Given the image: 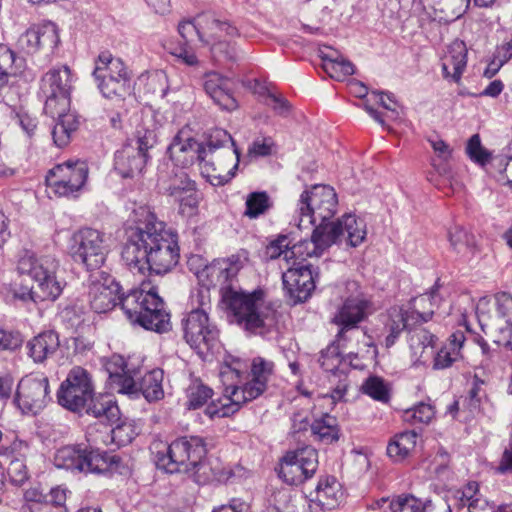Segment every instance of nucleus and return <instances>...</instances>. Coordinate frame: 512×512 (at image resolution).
I'll list each match as a JSON object with an SVG mask.
<instances>
[{
  "label": "nucleus",
  "mask_w": 512,
  "mask_h": 512,
  "mask_svg": "<svg viewBox=\"0 0 512 512\" xmlns=\"http://www.w3.org/2000/svg\"><path fill=\"white\" fill-rule=\"evenodd\" d=\"M126 229L122 259L131 270L165 274L179 260L177 235L159 220L149 206L133 209Z\"/></svg>",
  "instance_id": "obj_1"
},
{
  "label": "nucleus",
  "mask_w": 512,
  "mask_h": 512,
  "mask_svg": "<svg viewBox=\"0 0 512 512\" xmlns=\"http://www.w3.org/2000/svg\"><path fill=\"white\" fill-rule=\"evenodd\" d=\"M248 261L247 251L214 260L210 266L197 271V277L208 285H219L222 301L245 330L257 332L272 324L274 311L264 301V292L246 293L234 284L239 271Z\"/></svg>",
  "instance_id": "obj_2"
},
{
  "label": "nucleus",
  "mask_w": 512,
  "mask_h": 512,
  "mask_svg": "<svg viewBox=\"0 0 512 512\" xmlns=\"http://www.w3.org/2000/svg\"><path fill=\"white\" fill-rule=\"evenodd\" d=\"M59 268L58 260L51 255L37 256L25 251L17 261V272L27 275L34 285L22 292H15V296L23 301L33 302L55 301L62 293L64 284L57 279Z\"/></svg>",
  "instance_id": "obj_3"
},
{
  "label": "nucleus",
  "mask_w": 512,
  "mask_h": 512,
  "mask_svg": "<svg viewBox=\"0 0 512 512\" xmlns=\"http://www.w3.org/2000/svg\"><path fill=\"white\" fill-rule=\"evenodd\" d=\"M239 157L240 152L232 136L226 130L214 129L207 141L201 175L213 186L224 185L235 176Z\"/></svg>",
  "instance_id": "obj_4"
},
{
  "label": "nucleus",
  "mask_w": 512,
  "mask_h": 512,
  "mask_svg": "<svg viewBox=\"0 0 512 512\" xmlns=\"http://www.w3.org/2000/svg\"><path fill=\"white\" fill-rule=\"evenodd\" d=\"M120 307L130 322L147 330L163 333L170 328V315L155 288L147 290L142 284L122 296Z\"/></svg>",
  "instance_id": "obj_5"
},
{
  "label": "nucleus",
  "mask_w": 512,
  "mask_h": 512,
  "mask_svg": "<svg viewBox=\"0 0 512 512\" xmlns=\"http://www.w3.org/2000/svg\"><path fill=\"white\" fill-rule=\"evenodd\" d=\"M347 288L351 293L342 299L331 319L339 328L336 341L344 346L342 342L346 340L348 333H351L357 339L362 338L364 347L369 346L371 337L358 327L374 312L373 304L368 296L358 290L357 283H348Z\"/></svg>",
  "instance_id": "obj_6"
},
{
  "label": "nucleus",
  "mask_w": 512,
  "mask_h": 512,
  "mask_svg": "<svg viewBox=\"0 0 512 512\" xmlns=\"http://www.w3.org/2000/svg\"><path fill=\"white\" fill-rule=\"evenodd\" d=\"M337 194L331 186L314 185L300 195L296 213L299 217L298 227L329 226L337 212Z\"/></svg>",
  "instance_id": "obj_7"
},
{
  "label": "nucleus",
  "mask_w": 512,
  "mask_h": 512,
  "mask_svg": "<svg viewBox=\"0 0 512 512\" xmlns=\"http://www.w3.org/2000/svg\"><path fill=\"white\" fill-rule=\"evenodd\" d=\"M115 457L104 451L91 449L83 444L65 445L58 448L53 457L57 469L66 470L73 475L102 474L109 470Z\"/></svg>",
  "instance_id": "obj_8"
},
{
  "label": "nucleus",
  "mask_w": 512,
  "mask_h": 512,
  "mask_svg": "<svg viewBox=\"0 0 512 512\" xmlns=\"http://www.w3.org/2000/svg\"><path fill=\"white\" fill-rule=\"evenodd\" d=\"M204 440L198 436L181 437L157 451L156 465L168 473L189 472L197 467L206 455Z\"/></svg>",
  "instance_id": "obj_9"
},
{
  "label": "nucleus",
  "mask_w": 512,
  "mask_h": 512,
  "mask_svg": "<svg viewBox=\"0 0 512 512\" xmlns=\"http://www.w3.org/2000/svg\"><path fill=\"white\" fill-rule=\"evenodd\" d=\"M69 253L74 262L81 264L88 271H95L105 263L109 245L101 231L82 228L72 235Z\"/></svg>",
  "instance_id": "obj_10"
},
{
  "label": "nucleus",
  "mask_w": 512,
  "mask_h": 512,
  "mask_svg": "<svg viewBox=\"0 0 512 512\" xmlns=\"http://www.w3.org/2000/svg\"><path fill=\"white\" fill-rule=\"evenodd\" d=\"M431 298L422 294L412 301V307L395 306L388 311V321L385 329L388 335L385 338L387 348L394 345L399 335L407 328L418 323L429 321L434 309L430 306Z\"/></svg>",
  "instance_id": "obj_11"
},
{
  "label": "nucleus",
  "mask_w": 512,
  "mask_h": 512,
  "mask_svg": "<svg viewBox=\"0 0 512 512\" xmlns=\"http://www.w3.org/2000/svg\"><path fill=\"white\" fill-rule=\"evenodd\" d=\"M241 363L233 360L232 363H225L221 366L219 376L224 385L223 397L212 401L205 409V414L211 418L229 417L236 413L240 407L250 400L241 391L239 385L233 382L240 377Z\"/></svg>",
  "instance_id": "obj_12"
},
{
  "label": "nucleus",
  "mask_w": 512,
  "mask_h": 512,
  "mask_svg": "<svg viewBox=\"0 0 512 512\" xmlns=\"http://www.w3.org/2000/svg\"><path fill=\"white\" fill-rule=\"evenodd\" d=\"M93 76L101 93L106 98L125 95L129 88V73L120 58L109 51L101 52L95 61Z\"/></svg>",
  "instance_id": "obj_13"
},
{
  "label": "nucleus",
  "mask_w": 512,
  "mask_h": 512,
  "mask_svg": "<svg viewBox=\"0 0 512 512\" xmlns=\"http://www.w3.org/2000/svg\"><path fill=\"white\" fill-rule=\"evenodd\" d=\"M88 178V166L84 161H67L48 171L46 185L59 197H76Z\"/></svg>",
  "instance_id": "obj_14"
},
{
  "label": "nucleus",
  "mask_w": 512,
  "mask_h": 512,
  "mask_svg": "<svg viewBox=\"0 0 512 512\" xmlns=\"http://www.w3.org/2000/svg\"><path fill=\"white\" fill-rule=\"evenodd\" d=\"M93 392L94 386L89 373L76 366L70 370L58 389V403L67 410L80 412L87 405Z\"/></svg>",
  "instance_id": "obj_15"
},
{
  "label": "nucleus",
  "mask_w": 512,
  "mask_h": 512,
  "mask_svg": "<svg viewBox=\"0 0 512 512\" xmlns=\"http://www.w3.org/2000/svg\"><path fill=\"white\" fill-rule=\"evenodd\" d=\"M72 83L73 75L67 65L54 67L45 73L41 79V91L46 97L44 110H68Z\"/></svg>",
  "instance_id": "obj_16"
},
{
  "label": "nucleus",
  "mask_w": 512,
  "mask_h": 512,
  "mask_svg": "<svg viewBox=\"0 0 512 512\" xmlns=\"http://www.w3.org/2000/svg\"><path fill=\"white\" fill-rule=\"evenodd\" d=\"M318 467L317 451L305 446L288 451L282 458L279 476L290 485H299L311 478Z\"/></svg>",
  "instance_id": "obj_17"
},
{
  "label": "nucleus",
  "mask_w": 512,
  "mask_h": 512,
  "mask_svg": "<svg viewBox=\"0 0 512 512\" xmlns=\"http://www.w3.org/2000/svg\"><path fill=\"white\" fill-rule=\"evenodd\" d=\"M49 380L43 374L23 377L17 386L14 402L23 413L38 414L50 401Z\"/></svg>",
  "instance_id": "obj_18"
},
{
  "label": "nucleus",
  "mask_w": 512,
  "mask_h": 512,
  "mask_svg": "<svg viewBox=\"0 0 512 512\" xmlns=\"http://www.w3.org/2000/svg\"><path fill=\"white\" fill-rule=\"evenodd\" d=\"M184 338L199 353L213 348L218 340V329L209 320L207 310L193 309L182 321Z\"/></svg>",
  "instance_id": "obj_19"
},
{
  "label": "nucleus",
  "mask_w": 512,
  "mask_h": 512,
  "mask_svg": "<svg viewBox=\"0 0 512 512\" xmlns=\"http://www.w3.org/2000/svg\"><path fill=\"white\" fill-rule=\"evenodd\" d=\"M326 234L331 238V245L357 247L367 236V226L364 219L355 214H345L325 226Z\"/></svg>",
  "instance_id": "obj_20"
},
{
  "label": "nucleus",
  "mask_w": 512,
  "mask_h": 512,
  "mask_svg": "<svg viewBox=\"0 0 512 512\" xmlns=\"http://www.w3.org/2000/svg\"><path fill=\"white\" fill-rule=\"evenodd\" d=\"M119 293L120 285L111 275L101 272L98 276H91L88 301L91 309L96 313H106L117 304L120 305L122 297Z\"/></svg>",
  "instance_id": "obj_21"
},
{
  "label": "nucleus",
  "mask_w": 512,
  "mask_h": 512,
  "mask_svg": "<svg viewBox=\"0 0 512 512\" xmlns=\"http://www.w3.org/2000/svg\"><path fill=\"white\" fill-rule=\"evenodd\" d=\"M226 30L227 34L233 36L237 33V28L225 21H221L212 13H205L196 18V23L192 21H183L178 25V32L185 44L193 41L195 37L202 42L209 43L205 37H221L216 31Z\"/></svg>",
  "instance_id": "obj_22"
},
{
  "label": "nucleus",
  "mask_w": 512,
  "mask_h": 512,
  "mask_svg": "<svg viewBox=\"0 0 512 512\" xmlns=\"http://www.w3.org/2000/svg\"><path fill=\"white\" fill-rule=\"evenodd\" d=\"M206 147L203 143L191 137L186 131L181 130L168 146V154L175 165L182 168L199 163L201 167L206 160Z\"/></svg>",
  "instance_id": "obj_23"
},
{
  "label": "nucleus",
  "mask_w": 512,
  "mask_h": 512,
  "mask_svg": "<svg viewBox=\"0 0 512 512\" xmlns=\"http://www.w3.org/2000/svg\"><path fill=\"white\" fill-rule=\"evenodd\" d=\"M284 289L294 303L307 300L315 288V279L310 265H293L282 274Z\"/></svg>",
  "instance_id": "obj_24"
},
{
  "label": "nucleus",
  "mask_w": 512,
  "mask_h": 512,
  "mask_svg": "<svg viewBox=\"0 0 512 512\" xmlns=\"http://www.w3.org/2000/svg\"><path fill=\"white\" fill-rule=\"evenodd\" d=\"M59 42L56 25L46 22L33 25L27 29L17 40L18 48L26 54H34L40 49H53Z\"/></svg>",
  "instance_id": "obj_25"
},
{
  "label": "nucleus",
  "mask_w": 512,
  "mask_h": 512,
  "mask_svg": "<svg viewBox=\"0 0 512 512\" xmlns=\"http://www.w3.org/2000/svg\"><path fill=\"white\" fill-rule=\"evenodd\" d=\"M331 246L325 226H316L310 239L299 241L291 246L292 251H286L285 262L289 264L293 260V265L299 266L307 258L320 257Z\"/></svg>",
  "instance_id": "obj_26"
},
{
  "label": "nucleus",
  "mask_w": 512,
  "mask_h": 512,
  "mask_svg": "<svg viewBox=\"0 0 512 512\" xmlns=\"http://www.w3.org/2000/svg\"><path fill=\"white\" fill-rule=\"evenodd\" d=\"M103 365L112 385H114V389L118 393L125 395L137 393L138 386L135 377L138 375L139 371L130 368L121 355H112L104 361Z\"/></svg>",
  "instance_id": "obj_27"
},
{
  "label": "nucleus",
  "mask_w": 512,
  "mask_h": 512,
  "mask_svg": "<svg viewBox=\"0 0 512 512\" xmlns=\"http://www.w3.org/2000/svg\"><path fill=\"white\" fill-rule=\"evenodd\" d=\"M343 501V491L335 477L321 479L311 494L309 508L312 512H325L333 510Z\"/></svg>",
  "instance_id": "obj_28"
},
{
  "label": "nucleus",
  "mask_w": 512,
  "mask_h": 512,
  "mask_svg": "<svg viewBox=\"0 0 512 512\" xmlns=\"http://www.w3.org/2000/svg\"><path fill=\"white\" fill-rule=\"evenodd\" d=\"M203 87L207 95L221 109L234 111L238 102L232 93V81L217 72H209L204 77Z\"/></svg>",
  "instance_id": "obj_29"
},
{
  "label": "nucleus",
  "mask_w": 512,
  "mask_h": 512,
  "mask_svg": "<svg viewBox=\"0 0 512 512\" xmlns=\"http://www.w3.org/2000/svg\"><path fill=\"white\" fill-rule=\"evenodd\" d=\"M497 320V337L495 342L512 351V295L506 292L494 296Z\"/></svg>",
  "instance_id": "obj_30"
},
{
  "label": "nucleus",
  "mask_w": 512,
  "mask_h": 512,
  "mask_svg": "<svg viewBox=\"0 0 512 512\" xmlns=\"http://www.w3.org/2000/svg\"><path fill=\"white\" fill-rule=\"evenodd\" d=\"M148 159V153L137 149L133 142H128L115 154V170L123 178H132L142 173Z\"/></svg>",
  "instance_id": "obj_31"
},
{
  "label": "nucleus",
  "mask_w": 512,
  "mask_h": 512,
  "mask_svg": "<svg viewBox=\"0 0 512 512\" xmlns=\"http://www.w3.org/2000/svg\"><path fill=\"white\" fill-rule=\"evenodd\" d=\"M274 372V363L263 357H255L251 363L252 379L239 385L241 391L252 401L259 397L267 388V382Z\"/></svg>",
  "instance_id": "obj_32"
},
{
  "label": "nucleus",
  "mask_w": 512,
  "mask_h": 512,
  "mask_svg": "<svg viewBox=\"0 0 512 512\" xmlns=\"http://www.w3.org/2000/svg\"><path fill=\"white\" fill-rule=\"evenodd\" d=\"M448 241L452 251L463 262H473L480 252L475 236L462 226L455 225L448 230Z\"/></svg>",
  "instance_id": "obj_33"
},
{
  "label": "nucleus",
  "mask_w": 512,
  "mask_h": 512,
  "mask_svg": "<svg viewBox=\"0 0 512 512\" xmlns=\"http://www.w3.org/2000/svg\"><path fill=\"white\" fill-rule=\"evenodd\" d=\"M467 64V48L463 41L451 42L442 58L443 76L458 82Z\"/></svg>",
  "instance_id": "obj_34"
},
{
  "label": "nucleus",
  "mask_w": 512,
  "mask_h": 512,
  "mask_svg": "<svg viewBox=\"0 0 512 512\" xmlns=\"http://www.w3.org/2000/svg\"><path fill=\"white\" fill-rule=\"evenodd\" d=\"M59 346V336L52 330L39 333L26 344L28 355L35 363L45 362L57 352Z\"/></svg>",
  "instance_id": "obj_35"
},
{
  "label": "nucleus",
  "mask_w": 512,
  "mask_h": 512,
  "mask_svg": "<svg viewBox=\"0 0 512 512\" xmlns=\"http://www.w3.org/2000/svg\"><path fill=\"white\" fill-rule=\"evenodd\" d=\"M54 111L45 112L52 118H57V122L52 130V136L54 143L58 147H63L70 142L71 135L78 129L80 120L79 116L75 112L70 111V109L60 111L59 108H55Z\"/></svg>",
  "instance_id": "obj_36"
},
{
  "label": "nucleus",
  "mask_w": 512,
  "mask_h": 512,
  "mask_svg": "<svg viewBox=\"0 0 512 512\" xmlns=\"http://www.w3.org/2000/svg\"><path fill=\"white\" fill-rule=\"evenodd\" d=\"M466 337L462 331L454 332L437 352L434 351L433 369L442 370L451 367L462 358L461 350Z\"/></svg>",
  "instance_id": "obj_37"
},
{
  "label": "nucleus",
  "mask_w": 512,
  "mask_h": 512,
  "mask_svg": "<svg viewBox=\"0 0 512 512\" xmlns=\"http://www.w3.org/2000/svg\"><path fill=\"white\" fill-rule=\"evenodd\" d=\"M88 415H91L101 422L114 423L119 419V408L110 395H94L88 400L83 409Z\"/></svg>",
  "instance_id": "obj_38"
},
{
  "label": "nucleus",
  "mask_w": 512,
  "mask_h": 512,
  "mask_svg": "<svg viewBox=\"0 0 512 512\" xmlns=\"http://www.w3.org/2000/svg\"><path fill=\"white\" fill-rule=\"evenodd\" d=\"M376 105L381 106L390 113L386 114V117L393 120L399 117L397 102L388 94L374 91L364 101L363 108L381 126H385L384 114L377 110Z\"/></svg>",
  "instance_id": "obj_39"
},
{
  "label": "nucleus",
  "mask_w": 512,
  "mask_h": 512,
  "mask_svg": "<svg viewBox=\"0 0 512 512\" xmlns=\"http://www.w3.org/2000/svg\"><path fill=\"white\" fill-rule=\"evenodd\" d=\"M436 337L426 329H416L409 336L414 363L425 364L434 355Z\"/></svg>",
  "instance_id": "obj_40"
},
{
  "label": "nucleus",
  "mask_w": 512,
  "mask_h": 512,
  "mask_svg": "<svg viewBox=\"0 0 512 512\" xmlns=\"http://www.w3.org/2000/svg\"><path fill=\"white\" fill-rule=\"evenodd\" d=\"M455 497L460 506L467 507L468 512H495V506L479 493L476 482H469L457 491Z\"/></svg>",
  "instance_id": "obj_41"
},
{
  "label": "nucleus",
  "mask_w": 512,
  "mask_h": 512,
  "mask_svg": "<svg viewBox=\"0 0 512 512\" xmlns=\"http://www.w3.org/2000/svg\"><path fill=\"white\" fill-rule=\"evenodd\" d=\"M162 381L163 371L160 369L151 370L147 372L139 382L136 381L138 386L137 393L128 396L131 398H137L142 394L148 402L158 401L164 395Z\"/></svg>",
  "instance_id": "obj_42"
},
{
  "label": "nucleus",
  "mask_w": 512,
  "mask_h": 512,
  "mask_svg": "<svg viewBox=\"0 0 512 512\" xmlns=\"http://www.w3.org/2000/svg\"><path fill=\"white\" fill-rule=\"evenodd\" d=\"M417 438V433L412 430L396 434L387 445L388 456L396 462L404 460L415 449Z\"/></svg>",
  "instance_id": "obj_43"
},
{
  "label": "nucleus",
  "mask_w": 512,
  "mask_h": 512,
  "mask_svg": "<svg viewBox=\"0 0 512 512\" xmlns=\"http://www.w3.org/2000/svg\"><path fill=\"white\" fill-rule=\"evenodd\" d=\"M161 189L165 194L174 198L196 190L195 181L191 180L183 170H177L168 180H162Z\"/></svg>",
  "instance_id": "obj_44"
},
{
  "label": "nucleus",
  "mask_w": 512,
  "mask_h": 512,
  "mask_svg": "<svg viewBox=\"0 0 512 512\" xmlns=\"http://www.w3.org/2000/svg\"><path fill=\"white\" fill-rule=\"evenodd\" d=\"M128 142H133V145H135L137 149L149 154V150L157 143L154 121L152 119L142 121V123L137 126L133 138Z\"/></svg>",
  "instance_id": "obj_45"
},
{
  "label": "nucleus",
  "mask_w": 512,
  "mask_h": 512,
  "mask_svg": "<svg viewBox=\"0 0 512 512\" xmlns=\"http://www.w3.org/2000/svg\"><path fill=\"white\" fill-rule=\"evenodd\" d=\"M22 67L15 53L5 44L0 43V89L6 86L12 76H16Z\"/></svg>",
  "instance_id": "obj_46"
},
{
  "label": "nucleus",
  "mask_w": 512,
  "mask_h": 512,
  "mask_svg": "<svg viewBox=\"0 0 512 512\" xmlns=\"http://www.w3.org/2000/svg\"><path fill=\"white\" fill-rule=\"evenodd\" d=\"M311 432L319 440L325 443H332L339 438V430L336 424V419L328 414H325L320 419H316L311 424Z\"/></svg>",
  "instance_id": "obj_47"
},
{
  "label": "nucleus",
  "mask_w": 512,
  "mask_h": 512,
  "mask_svg": "<svg viewBox=\"0 0 512 512\" xmlns=\"http://www.w3.org/2000/svg\"><path fill=\"white\" fill-rule=\"evenodd\" d=\"M361 392L375 401L388 403L390 400V388L388 383L379 376H369L362 383Z\"/></svg>",
  "instance_id": "obj_48"
},
{
  "label": "nucleus",
  "mask_w": 512,
  "mask_h": 512,
  "mask_svg": "<svg viewBox=\"0 0 512 512\" xmlns=\"http://www.w3.org/2000/svg\"><path fill=\"white\" fill-rule=\"evenodd\" d=\"M435 414V408L430 402H419L403 412V420L412 425L429 424Z\"/></svg>",
  "instance_id": "obj_49"
},
{
  "label": "nucleus",
  "mask_w": 512,
  "mask_h": 512,
  "mask_svg": "<svg viewBox=\"0 0 512 512\" xmlns=\"http://www.w3.org/2000/svg\"><path fill=\"white\" fill-rule=\"evenodd\" d=\"M430 501H422L410 494H402L394 497L389 504L391 512H425Z\"/></svg>",
  "instance_id": "obj_50"
},
{
  "label": "nucleus",
  "mask_w": 512,
  "mask_h": 512,
  "mask_svg": "<svg viewBox=\"0 0 512 512\" xmlns=\"http://www.w3.org/2000/svg\"><path fill=\"white\" fill-rule=\"evenodd\" d=\"M246 210L244 215L254 219L266 213L272 206L269 195L266 192H252L246 198Z\"/></svg>",
  "instance_id": "obj_51"
},
{
  "label": "nucleus",
  "mask_w": 512,
  "mask_h": 512,
  "mask_svg": "<svg viewBox=\"0 0 512 512\" xmlns=\"http://www.w3.org/2000/svg\"><path fill=\"white\" fill-rule=\"evenodd\" d=\"M221 37H210L211 40H214L215 42L212 44L211 51L215 58L217 59H227L231 61H236L238 59V52L234 44H232L230 41H226L225 39L222 40L224 36L231 37L227 34L226 30H216ZM238 35V32L235 34V36ZM234 37V35L232 36Z\"/></svg>",
  "instance_id": "obj_52"
},
{
  "label": "nucleus",
  "mask_w": 512,
  "mask_h": 512,
  "mask_svg": "<svg viewBox=\"0 0 512 512\" xmlns=\"http://www.w3.org/2000/svg\"><path fill=\"white\" fill-rule=\"evenodd\" d=\"M221 37H210L211 40H214L215 42L212 44L211 51L215 58L217 59H227L231 61H236L238 59V52L234 44H232L230 41H226L225 39L222 40L224 36L231 37L227 34L226 30H216ZM238 35V32L235 34V36ZM234 37V35L232 36Z\"/></svg>",
  "instance_id": "obj_53"
},
{
  "label": "nucleus",
  "mask_w": 512,
  "mask_h": 512,
  "mask_svg": "<svg viewBox=\"0 0 512 512\" xmlns=\"http://www.w3.org/2000/svg\"><path fill=\"white\" fill-rule=\"evenodd\" d=\"M213 391L208 386L200 383L193 382L187 389L189 409H197L203 406L208 399L212 397Z\"/></svg>",
  "instance_id": "obj_54"
},
{
  "label": "nucleus",
  "mask_w": 512,
  "mask_h": 512,
  "mask_svg": "<svg viewBox=\"0 0 512 512\" xmlns=\"http://www.w3.org/2000/svg\"><path fill=\"white\" fill-rule=\"evenodd\" d=\"M322 68L331 78L338 81L354 74V65L344 57L322 64Z\"/></svg>",
  "instance_id": "obj_55"
},
{
  "label": "nucleus",
  "mask_w": 512,
  "mask_h": 512,
  "mask_svg": "<svg viewBox=\"0 0 512 512\" xmlns=\"http://www.w3.org/2000/svg\"><path fill=\"white\" fill-rule=\"evenodd\" d=\"M466 153L473 162L481 166L487 164L491 159V153L482 146L478 134H474L469 138L466 145Z\"/></svg>",
  "instance_id": "obj_56"
},
{
  "label": "nucleus",
  "mask_w": 512,
  "mask_h": 512,
  "mask_svg": "<svg viewBox=\"0 0 512 512\" xmlns=\"http://www.w3.org/2000/svg\"><path fill=\"white\" fill-rule=\"evenodd\" d=\"M173 199L179 203L180 212L186 216H192L196 213L200 200L197 190L190 191Z\"/></svg>",
  "instance_id": "obj_57"
},
{
  "label": "nucleus",
  "mask_w": 512,
  "mask_h": 512,
  "mask_svg": "<svg viewBox=\"0 0 512 512\" xmlns=\"http://www.w3.org/2000/svg\"><path fill=\"white\" fill-rule=\"evenodd\" d=\"M291 241L286 235L279 236L276 240L272 241L266 249V254L271 259L280 258L285 261L286 251H292Z\"/></svg>",
  "instance_id": "obj_58"
},
{
  "label": "nucleus",
  "mask_w": 512,
  "mask_h": 512,
  "mask_svg": "<svg viewBox=\"0 0 512 512\" xmlns=\"http://www.w3.org/2000/svg\"><path fill=\"white\" fill-rule=\"evenodd\" d=\"M318 361L325 371L332 372L333 374L338 371L339 365L341 364V358L336 347H329L323 350Z\"/></svg>",
  "instance_id": "obj_59"
},
{
  "label": "nucleus",
  "mask_w": 512,
  "mask_h": 512,
  "mask_svg": "<svg viewBox=\"0 0 512 512\" xmlns=\"http://www.w3.org/2000/svg\"><path fill=\"white\" fill-rule=\"evenodd\" d=\"M274 148V141L270 137L256 139L252 142L248 149L250 157H265L272 154Z\"/></svg>",
  "instance_id": "obj_60"
},
{
  "label": "nucleus",
  "mask_w": 512,
  "mask_h": 512,
  "mask_svg": "<svg viewBox=\"0 0 512 512\" xmlns=\"http://www.w3.org/2000/svg\"><path fill=\"white\" fill-rule=\"evenodd\" d=\"M23 338L20 332L0 327V348L14 350L21 346Z\"/></svg>",
  "instance_id": "obj_61"
},
{
  "label": "nucleus",
  "mask_w": 512,
  "mask_h": 512,
  "mask_svg": "<svg viewBox=\"0 0 512 512\" xmlns=\"http://www.w3.org/2000/svg\"><path fill=\"white\" fill-rule=\"evenodd\" d=\"M111 434L112 439L119 445L130 443L136 435L133 426L129 423H122L117 425L111 430Z\"/></svg>",
  "instance_id": "obj_62"
},
{
  "label": "nucleus",
  "mask_w": 512,
  "mask_h": 512,
  "mask_svg": "<svg viewBox=\"0 0 512 512\" xmlns=\"http://www.w3.org/2000/svg\"><path fill=\"white\" fill-rule=\"evenodd\" d=\"M8 473L13 482L22 484L28 479V470L25 463L20 459L11 461Z\"/></svg>",
  "instance_id": "obj_63"
},
{
  "label": "nucleus",
  "mask_w": 512,
  "mask_h": 512,
  "mask_svg": "<svg viewBox=\"0 0 512 512\" xmlns=\"http://www.w3.org/2000/svg\"><path fill=\"white\" fill-rule=\"evenodd\" d=\"M310 413L307 410L295 412L292 416V432L294 434L307 431L311 428Z\"/></svg>",
  "instance_id": "obj_64"
}]
</instances>
